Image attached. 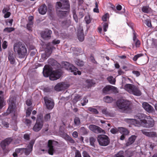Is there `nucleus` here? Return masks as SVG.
Masks as SVG:
<instances>
[{
  "instance_id": "obj_49",
  "label": "nucleus",
  "mask_w": 157,
  "mask_h": 157,
  "mask_svg": "<svg viewBox=\"0 0 157 157\" xmlns=\"http://www.w3.org/2000/svg\"><path fill=\"white\" fill-rule=\"evenodd\" d=\"M73 17L75 20V21L77 23L78 22V18L76 12L75 11H73Z\"/></svg>"
},
{
  "instance_id": "obj_37",
  "label": "nucleus",
  "mask_w": 157,
  "mask_h": 157,
  "mask_svg": "<svg viewBox=\"0 0 157 157\" xmlns=\"http://www.w3.org/2000/svg\"><path fill=\"white\" fill-rule=\"evenodd\" d=\"M62 86L59 83H58L55 87V89L57 91H60L62 90Z\"/></svg>"
},
{
  "instance_id": "obj_11",
  "label": "nucleus",
  "mask_w": 157,
  "mask_h": 157,
  "mask_svg": "<svg viewBox=\"0 0 157 157\" xmlns=\"http://www.w3.org/2000/svg\"><path fill=\"white\" fill-rule=\"evenodd\" d=\"M52 68L48 65H46L44 68L43 74L45 77L50 76L52 72Z\"/></svg>"
},
{
  "instance_id": "obj_58",
  "label": "nucleus",
  "mask_w": 157,
  "mask_h": 157,
  "mask_svg": "<svg viewBox=\"0 0 157 157\" xmlns=\"http://www.w3.org/2000/svg\"><path fill=\"white\" fill-rule=\"evenodd\" d=\"M24 139L27 140H29L30 139V135L29 134H25L24 135Z\"/></svg>"
},
{
  "instance_id": "obj_27",
  "label": "nucleus",
  "mask_w": 157,
  "mask_h": 157,
  "mask_svg": "<svg viewBox=\"0 0 157 157\" xmlns=\"http://www.w3.org/2000/svg\"><path fill=\"white\" fill-rule=\"evenodd\" d=\"M52 51V49L51 47H48L45 50V53L44 54H42V56L43 57V56L46 55H47L49 56L51 54Z\"/></svg>"
},
{
  "instance_id": "obj_26",
  "label": "nucleus",
  "mask_w": 157,
  "mask_h": 157,
  "mask_svg": "<svg viewBox=\"0 0 157 157\" xmlns=\"http://www.w3.org/2000/svg\"><path fill=\"white\" fill-rule=\"evenodd\" d=\"M16 97L14 96H11L9 99V105H16Z\"/></svg>"
},
{
  "instance_id": "obj_39",
  "label": "nucleus",
  "mask_w": 157,
  "mask_h": 157,
  "mask_svg": "<svg viewBox=\"0 0 157 157\" xmlns=\"http://www.w3.org/2000/svg\"><path fill=\"white\" fill-rule=\"evenodd\" d=\"M15 152L19 154L20 155L24 153V148H17L15 149Z\"/></svg>"
},
{
  "instance_id": "obj_63",
  "label": "nucleus",
  "mask_w": 157,
  "mask_h": 157,
  "mask_svg": "<svg viewBox=\"0 0 157 157\" xmlns=\"http://www.w3.org/2000/svg\"><path fill=\"white\" fill-rule=\"evenodd\" d=\"M11 13L10 12H7L5 13L4 17L5 18L9 17Z\"/></svg>"
},
{
  "instance_id": "obj_51",
  "label": "nucleus",
  "mask_w": 157,
  "mask_h": 157,
  "mask_svg": "<svg viewBox=\"0 0 157 157\" xmlns=\"http://www.w3.org/2000/svg\"><path fill=\"white\" fill-rule=\"evenodd\" d=\"M25 123L27 126H29L32 124V121L30 120L26 119Z\"/></svg>"
},
{
  "instance_id": "obj_45",
  "label": "nucleus",
  "mask_w": 157,
  "mask_h": 157,
  "mask_svg": "<svg viewBox=\"0 0 157 157\" xmlns=\"http://www.w3.org/2000/svg\"><path fill=\"white\" fill-rule=\"evenodd\" d=\"M51 116L50 113L46 114L44 116V121L45 122L49 121L50 120Z\"/></svg>"
},
{
  "instance_id": "obj_40",
  "label": "nucleus",
  "mask_w": 157,
  "mask_h": 157,
  "mask_svg": "<svg viewBox=\"0 0 157 157\" xmlns=\"http://www.w3.org/2000/svg\"><path fill=\"white\" fill-rule=\"evenodd\" d=\"M4 100L3 97L0 96V109H2L4 105Z\"/></svg>"
},
{
  "instance_id": "obj_14",
  "label": "nucleus",
  "mask_w": 157,
  "mask_h": 157,
  "mask_svg": "<svg viewBox=\"0 0 157 157\" xmlns=\"http://www.w3.org/2000/svg\"><path fill=\"white\" fill-rule=\"evenodd\" d=\"M61 75V73L59 71H53L52 74L50 76V79L51 80H56L59 78Z\"/></svg>"
},
{
  "instance_id": "obj_7",
  "label": "nucleus",
  "mask_w": 157,
  "mask_h": 157,
  "mask_svg": "<svg viewBox=\"0 0 157 157\" xmlns=\"http://www.w3.org/2000/svg\"><path fill=\"white\" fill-rule=\"evenodd\" d=\"M90 130L95 133H102L105 134V131L102 129L101 128L94 124L90 125L89 126Z\"/></svg>"
},
{
  "instance_id": "obj_10",
  "label": "nucleus",
  "mask_w": 157,
  "mask_h": 157,
  "mask_svg": "<svg viewBox=\"0 0 157 157\" xmlns=\"http://www.w3.org/2000/svg\"><path fill=\"white\" fill-rule=\"evenodd\" d=\"M55 143L58 144L57 141L53 140H48V153L49 154L51 155H52L53 154L54 152L55 151V149L53 146V145Z\"/></svg>"
},
{
  "instance_id": "obj_28",
  "label": "nucleus",
  "mask_w": 157,
  "mask_h": 157,
  "mask_svg": "<svg viewBox=\"0 0 157 157\" xmlns=\"http://www.w3.org/2000/svg\"><path fill=\"white\" fill-rule=\"evenodd\" d=\"M96 141V139L93 137H91L89 138V141L90 145L93 147H95V146L94 144Z\"/></svg>"
},
{
  "instance_id": "obj_59",
  "label": "nucleus",
  "mask_w": 157,
  "mask_h": 157,
  "mask_svg": "<svg viewBox=\"0 0 157 157\" xmlns=\"http://www.w3.org/2000/svg\"><path fill=\"white\" fill-rule=\"evenodd\" d=\"M83 102L82 103V106H84L88 102V100L86 98H84L83 99Z\"/></svg>"
},
{
  "instance_id": "obj_52",
  "label": "nucleus",
  "mask_w": 157,
  "mask_h": 157,
  "mask_svg": "<svg viewBox=\"0 0 157 157\" xmlns=\"http://www.w3.org/2000/svg\"><path fill=\"white\" fill-rule=\"evenodd\" d=\"M110 131L113 134H115L118 132L119 130L118 129H117L116 128H113L110 130Z\"/></svg>"
},
{
  "instance_id": "obj_29",
  "label": "nucleus",
  "mask_w": 157,
  "mask_h": 157,
  "mask_svg": "<svg viewBox=\"0 0 157 157\" xmlns=\"http://www.w3.org/2000/svg\"><path fill=\"white\" fill-rule=\"evenodd\" d=\"M151 9L148 6H143L142 8V11L145 13H148L151 11Z\"/></svg>"
},
{
  "instance_id": "obj_57",
  "label": "nucleus",
  "mask_w": 157,
  "mask_h": 157,
  "mask_svg": "<svg viewBox=\"0 0 157 157\" xmlns=\"http://www.w3.org/2000/svg\"><path fill=\"white\" fill-rule=\"evenodd\" d=\"M135 44V45L136 47H139L140 45V42L138 39H136V40L134 41Z\"/></svg>"
},
{
  "instance_id": "obj_4",
  "label": "nucleus",
  "mask_w": 157,
  "mask_h": 157,
  "mask_svg": "<svg viewBox=\"0 0 157 157\" xmlns=\"http://www.w3.org/2000/svg\"><path fill=\"white\" fill-rule=\"evenodd\" d=\"M44 124L43 117L42 114H40L37 115L36 122L33 129L36 132H38L42 128Z\"/></svg>"
},
{
  "instance_id": "obj_42",
  "label": "nucleus",
  "mask_w": 157,
  "mask_h": 157,
  "mask_svg": "<svg viewBox=\"0 0 157 157\" xmlns=\"http://www.w3.org/2000/svg\"><path fill=\"white\" fill-rule=\"evenodd\" d=\"M75 63L76 64L79 66H82L84 65V62L79 59L75 60Z\"/></svg>"
},
{
  "instance_id": "obj_56",
  "label": "nucleus",
  "mask_w": 157,
  "mask_h": 157,
  "mask_svg": "<svg viewBox=\"0 0 157 157\" xmlns=\"http://www.w3.org/2000/svg\"><path fill=\"white\" fill-rule=\"evenodd\" d=\"M83 157H91L89 154L86 151H83L82 153Z\"/></svg>"
},
{
  "instance_id": "obj_24",
  "label": "nucleus",
  "mask_w": 157,
  "mask_h": 157,
  "mask_svg": "<svg viewBox=\"0 0 157 157\" xmlns=\"http://www.w3.org/2000/svg\"><path fill=\"white\" fill-rule=\"evenodd\" d=\"M131 94H133L136 96H139L141 95L142 93L139 88L135 86L134 89L133 90Z\"/></svg>"
},
{
  "instance_id": "obj_43",
  "label": "nucleus",
  "mask_w": 157,
  "mask_h": 157,
  "mask_svg": "<svg viewBox=\"0 0 157 157\" xmlns=\"http://www.w3.org/2000/svg\"><path fill=\"white\" fill-rule=\"evenodd\" d=\"M48 63L52 66H54L56 64L57 62L53 59H50L48 60Z\"/></svg>"
},
{
  "instance_id": "obj_22",
  "label": "nucleus",
  "mask_w": 157,
  "mask_h": 157,
  "mask_svg": "<svg viewBox=\"0 0 157 157\" xmlns=\"http://www.w3.org/2000/svg\"><path fill=\"white\" fill-rule=\"evenodd\" d=\"M135 86L134 85L130 84H127L124 86V89L127 91L128 93L131 94Z\"/></svg>"
},
{
  "instance_id": "obj_50",
  "label": "nucleus",
  "mask_w": 157,
  "mask_h": 157,
  "mask_svg": "<svg viewBox=\"0 0 157 157\" xmlns=\"http://www.w3.org/2000/svg\"><path fill=\"white\" fill-rule=\"evenodd\" d=\"M15 29L13 28H6L4 29V31L8 33H10L14 31Z\"/></svg>"
},
{
  "instance_id": "obj_8",
  "label": "nucleus",
  "mask_w": 157,
  "mask_h": 157,
  "mask_svg": "<svg viewBox=\"0 0 157 157\" xmlns=\"http://www.w3.org/2000/svg\"><path fill=\"white\" fill-rule=\"evenodd\" d=\"M44 100L47 109H52L54 105V103L53 100L47 97H44Z\"/></svg>"
},
{
  "instance_id": "obj_16",
  "label": "nucleus",
  "mask_w": 157,
  "mask_h": 157,
  "mask_svg": "<svg viewBox=\"0 0 157 157\" xmlns=\"http://www.w3.org/2000/svg\"><path fill=\"white\" fill-rule=\"evenodd\" d=\"M144 109L149 113H152L154 111V108L151 105L146 102H144L142 104Z\"/></svg>"
},
{
  "instance_id": "obj_35",
  "label": "nucleus",
  "mask_w": 157,
  "mask_h": 157,
  "mask_svg": "<svg viewBox=\"0 0 157 157\" xmlns=\"http://www.w3.org/2000/svg\"><path fill=\"white\" fill-rule=\"evenodd\" d=\"M74 123L75 126H79L81 124L80 118L78 117H76L74 119Z\"/></svg>"
},
{
  "instance_id": "obj_3",
  "label": "nucleus",
  "mask_w": 157,
  "mask_h": 157,
  "mask_svg": "<svg viewBox=\"0 0 157 157\" xmlns=\"http://www.w3.org/2000/svg\"><path fill=\"white\" fill-rule=\"evenodd\" d=\"M116 105L120 111L123 113H128L131 111V102L127 100L119 99L116 102Z\"/></svg>"
},
{
  "instance_id": "obj_9",
  "label": "nucleus",
  "mask_w": 157,
  "mask_h": 157,
  "mask_svg": "<svg viewBox=\"0 0 157 157\" xmlns=\"http://www.w3.org/2000/svg\"><path fill=\"white\" fill-rule=\"evenodd\" d=\"M35 142V140H31L29 142V144L27 146V147L24 148V153L25 155H28L32 151L33 147Z\"/></svg>"
},
{
  "instance_id": "obj_41",
  "label": "nucleus",
  "mask_w": 157,
  "mask_h": 157,
  "mask_svg": "<svg viewBox=\"0 0 157 157\" xmlns=\"http://www.w3.org/2000/svg\"><path fill=\"white\" fill-rule=\"evenodd\" d=\"M84 20L87 24H89L91 22V21L90 16L89 15L86 16L85 17Z\"/></svg>"
},
{
  "instance_id": "obj_64",
  "label": "nucleus",
  "mask_w": 157,
  "mask_h": 157,
  "mask_svg": "<svg viewBox=\"0 0 157 157\" xmlns=\"http://www.w3.org/2000/svg\"><path fill=\"white\" fill-rule=\"evenodd\" d=\"M102 112L103 114L105 115H108L109 114L108 112L107 111L106 109H104L102 110Z\"/></svg>"
},
{
  "instance_id": "obj_2",
  "label": "nucleus",
  "mask_w": 157,
  "mask_h": 157,
  "mask_svg": "<svg viewBox=\"0 0 157 157\" xmlns=\"http://www.w3.org/2000/svg\"><path fill=\"white\" fill-rule=\"evenodd\" d=\"M13 49L20 58H24L27 55L26 48L22 42H19L15 43L13 45Z\"/></svg>"
},
{
  "instance_id": "obj_34",
  "label": "nucleus",
  "mask_w": 157,
  "mask_h": 157,
  "mask_svg": "<svg viewBox=\"0 0 157 157\" xmlns=\"http://www.w3.org/2000/svg\"><path fill=\"white\" fill-rule=\"evenodd\" d=\"M108 81L109 82L112 84H115V79L113 78V77L110 76L108 77L107 78Z\"/></svg>"
},
{
  "instance_id": "obj_54",
  "label": "nucleus",
  "mask_w": 157,
  "mask_h": 157,
  "mask_svg": "<svg viewBox=\"0 0 157 157\" xmlns=\"http://www.w3.org/2000/svg\"><path fill=\"white\" fill-rule=\"evenodd\" d=\"M108 27V24L107 23L105 22L103 24V29L104 32L107 31Z\"/></svg>"
},
{
  "instance_id": "obj_21",
  "label": "nucleus",
  "mask_w": 157,
  "mask_h": 157,
  "mask_svg": "<svg viewBox=\"0 0 157 157\" xmlns=\"http://www.w3.org/2000/svg\"><path fill=\"white\" fill-rule=\"evenodd\" d=\"M39 13L42 15L45 14L47 11V7L45 4L40 6L38 9Z\"/></svg>"
},
{
  "instance_id": "obj_23",
  "label": "nucleus",
  "mask_w": 157,
  "mask_h": 157,
  "mask_svg": "<svg viewBox=\"0 0 157 157\" xmlns=\"http://www.w3.org/2000/svg\"><path fill=\"white\" fill-rule=\"evenodd\" d=\"M137 136L135 135H132L130 137L128 142L126 143V145L127 146L132 144L135 141L136 138Z\"/></svg>"
},
{
  "instance_id": "obj_18",
  "label": "nucleus",
  "mask_w": 157,
  "mask_h": 157,
  "mask_svg": "<svg viewBox=\"0 0 157 157\" xmlns=\"http://www.w3.org/2000/svg\"><path fill=\"white\" fill-rule=\"evenodd\" d=\"M52 33L50 30L46 29L45 31H42L41 33V36L44 39H50L51 37V34Z\"/></svg>"
},
{
  "instance_id": "obj_5",
  "label": "nucleus",
  "mask_w": 157,
  "mask_h": 157,
  "mask_svg": "<svg viewBox=\"0 0 157 157\" xmlns=\"http://www.w3.org/2000/svg\"><path fill=\"white\" fill-rule=\"evenodd\" d=\"M97 139L99 144L101 146H106L108 145L110 142L109 137L104 134L98 135Z\"/></svg>"
},
{
  "instance_id": "obj_17",
  "label": "nucleus",
  "mask_w": 157,
  "mask_h": 157,
  "mask_svg": "<svg viewBox=\"0 0 157 157\" xmlns=\"http://www.w3.org/2000/svg\"><path fill=\"white\" fill-rule=\"evenodd\" d=\"M117 88L115 86L111 85H107L105 87L102 89L103 93L105 94L110 93V90L114 91Z\"/></svg>"
},
{
  "instance_id": "obj_53",
  "label": "nucleus",
  "mask_w": 157,
  "mask_h": 157,
  "mask_svg": "<svg viewBox=\"0 0 157 157\" xmlns=\"http://www.w3.org/2000/svg\"><path fill=\"white\" fill-rule=\"evenodd\" d=\"M75 157H82L79 151L76 150L75 151Z\"/></svg>"
},
{
  "instance_id": "obj_13",
  "label": "nucleus",
  "mask_w": 157,
  "mask_h": 157,
  "mask_svg": "<svg viewBox=\"0 0 157 157\" xmlns=\"http://www.w3.org/2000/svg\"><path fill=\"white\" fill-rule=\"evenodd\" d=\"M77 36L78 39L80 41H82L84 39L83 28L80 25L78 28Z\"/></svg>"
},
{
  "instance_id": "obj_30",
  "label": "nucleus",
  "mask_w": 157,
  "mask_h": 157,
  "mask_svg": "<svg viewBox=\"0 0 157 157\" xmlns=\"http://www.w3.org/2000/svg\"><path fill=\"white\" fill-rule=\"evenodd\" d=\"M113 98L112 97L109 96H106L103 98V100L106 102L110 103L112 102L113 101Z\"/></svg>"
},
{
  "instance_id": "obj_46",
  "label": "nucleus",
  "mask_w": 157,
  "mask_h": 157,
  "mask_svg": "<svg viewBox=\"0 0 157 157\" xmlns=\"http://www.w3.org/2000/svg\"><path fill=\"white\" fill-rule=\"evenodd\" d=\"M109 18V14L108 13H106L103 15L102 17V20L103 21H106L107 19Z\"/></svg>"
},
{
  "instance_id": "obj_15",
  "label": "nucleus",
  "mask_w": 157,
  "mask_h": 157,
  "mask_svg": "<svg viewBox=\"0 0 157 157\" xmlns=\"http://www.w3.org/2000/svg\"><path fill=\"white\" fill-rule=\"evenodd\" d=\"M12 140L11 138H8L2 141L0 144V145L3 150L5 149L6 146L10 144Z\"/></svg>"
},
{
  "instance_id": "obj_33",
  "label": "nucleus",
  "mask_w": 157,
  "mask_h": 157,
  "mask_svg": "<svg viewBox=\"0 0 157 157\" xmlns=\"http://www.w3.org/2000/svg\"><path fill=\"white\" fill-rule=\"evenodd\" d=\"M33 109V108L32 107H29L26 109L25 116L26 117H29L30 116Z\"/></svg>"
},
{
  "instance_id": "obj_32",
  "label": "nucleus",
  "mask_w": 157,
  "mask_h": 157,
  "mask_svg": "<svg viewBox=\"0 0 157 157\" xmlns=\"http://www.w3.org/2000/svg\"><path fill=\"white\" fill-rule=\"evenodd\" d=\"M88 110L91 113L94 114H97L99 113L98 111L96 109L93 108L92 107H88Z\"/></svg>"
},
{
  "instance_id": "obj_19",
  "label": "nucleus",
  "mask_w": 157,
  "mask_h": 157,
  "mask_svg": "<svg viewBox=\"0 0 157 157\" xmlns=\"http://www.w3.org/2000/svg\"><path fill=\"white\" fill-rule=\"evenodd\" d=\"M141 132L143 134L151 138H155L157 137V133L155 132H147L144 130H141Z\"/></svg>"
},
{
  "instance_id": "obj_20",
  "label": "nucleus",
  "mask_w": 157,
  "mask_h": 157,
  "mask_svg": "<svg viewBox=\"0 0 157 157\" xmlns=\"http://www.w3.org/2000/svg\"><path fill=\"white\" fill-rule=\"evenodd\" d=\"M8 58L10 64H13L15 62V56L12 52H9L8 54Z\"/></svg>"
},
{
  "instance_id": "obj_44",
  "label": "nucleus",
  "mask_w": 157,
  "mask_h": 157,
  "mask_svg": "<svg viewBox=\"0 0 157 157\" xmlns=\"http://www.w3.org/2000/svg\"><path fill=\"white\" fill-rule=\"evenodd\" d=\"M115 157H124V151H119L117 154L115 155Z\"/></svg>"
},
{
  "instance_id": "obj_12",
  "label": "nucleus",
  "mask_w": 157,
  "mask_h": 157,
  "mask_svg": "<svg viewBox=\"0 0 157 157\" xmlns=\"http://www.w3.org/2000/svg\"><path fill=\"white\" fill-rule=\"evenodd\" d=\"M17 113V107L16 105H9V106L6 110V115H7L10 114H13L15 116Z\"/></svg>"
},
{
  "instance_id": "obj_38",
  "label": "nucleus",
  "mask_w": 157,
  "mask_h": 157,
  "mask_svg": "<svg viewBox=\"0 0 157 157\" xmlns=\"http://www.w3.org/2000/svg\"><path fill=\"white\" fill-rule=\"evenodd\" d=\"M80 130L83 135H86L88 133V131L84 127H81L80 128Z\"/></svg>"
},
{
  "instance_id": "obj_25",
  "label": "nucleus",
  "mask_w": 157,
  "mask_h": 157,
  "mask_svg": "<svg viewBox=\"0 0 157 157\" xmlns=\"http://www.w3.org/2000/svg\"><path fill=\"white\" fill-rule=\"evenodd\" d=\"M119 132L122 134L127 135L129 132L126 128L123 127H119L118 128Z\"/></svg>"
},
{
  "instance_id": "obj_6",
  "label": "nucleus",
  "mask_w": 157,
  "mask_h": 157,
  "mask_svg": "<svg viewBox=\"0 0 157 157\" xmlns=\"http://www.w3.org/2000/svg\"><path fill=\"white\" fill-rule=\"evenodd\" d=\"M64 67L67 70L73 73V74L75 75H80L81 74V72L80 71H78L77 68L72 64L67 62H65L64 63Z\"/></svg>"
},
{
  "instance_id": "obj_31",
  "label": "nucleus",
  "mask_w": 157,
  "mask_h": 157,
  "mask_svg": "<svg viewBox=\"0 0 157 157\" xmlns=\"http://www.w3.org/2000/svg\"><path fill=\"white\" fill-rule=\"evenodd\" d=\"M71 24V22L70 20H66L63 21L62 22V25L67 27H68Z\"/></svg>"
},
{
  "instance_id": "obj_48",
  "label": "nucleus",
  "mask_w": 157,
  "mask_h": 157,
  "mask_svg": "<svg viewBox=\"0 0 157 157\" xmlns=\"http://www.w3.org/2000/svg\"><path fill=\"white\" fill-rule=\"evenodd\" d=\"M81 96L79 94L75 95L73 99V101L74 102H77L79 100Z\"/></svg>"
},
{
  "instance_id": "obj_62",
  "label": "nucleus",
  "mask_w": 157,
  "mask_h": 157,
  "mask_svg": "<svg viewBox=\"0 0 157 157\" xmlns=\"http://www.w3.org/2000/svg\"><path fill=\"white\" fill-rule=\"evenodd\" d=\"M32 103V101L30 99H28L26 101V104L28 106L31 105Z\"/></svg>"
},
{
  "instance_id": "obj_55",
  "label": "nucleus",
  "mask_w": 157,
  "mask_h": 157,
  "mask_svg": "<svg viewBox=\"0 0 157 157\" xmlns=\"http://www.w3.org/2000/svg\"><path fill=\"white\" fill-rule=\"evenodd\" d=\"M7 42L6 41H4L2 44V48L5 49L7 48Z\"/></svg>"
},
{
  "instance_id": "obj_60",
  "label": "nucleus",
  "mask_w": 157,
  "mask_h": 157,
  "mask_svg": "<svg viewBox=\"0 0 157 157\" xmlns=\"http://www.w3.org/2000/svg\"><path fill=\"white\" fill-rule=\"evenodd\" d=\"M132 73L135 75L136 77L139 76L140 74V72L137 71H132Z\"/></svg>"
},
{
  "instance_id": "obj_61",
  "label": "nucleus",
  "mask_w": 157,
  "mask_h": 157,
  "mask_svg": "<svg viewBox=\"0 0 157 157\" xmlns=\"http://www.w3.org/2000/svg\"><path fill=\"white\" fill-rule=\"evenodd\" d=\"M90 58L91 60V61L94 63L97 64V62L95 60L94 57L92 55H91L90 56Z\"/></svg>"
},
{
  "instance_id": "obj_36",
  "label": "nucleus",
  "mask_w": 157,
  "mask_h": 157,
  "mask_svg": "<svg viewBox=\"0 0 157 157\" xmlns=\"http://www.w3.org/2000/svg\"><path fill=\"white\" fill-rule=\"evenodd\" d=\"M33 25V22H28V23L27 24L26 28L29 31H32Z\"/></svg>"
},
{
  "instance_id": "obj_1",
  "label": "nucleus",
  "mask_w": 157,
  "mask_h": 157,
  "mask_svg": "<svg viewBox=\"0 0 157 157\" xmlns=\"http://www.w3.org/2000/svg\"><path fill=\"white\" fill-rule=\"evenodd\" d=\"M139 121L136 119L127 118L125 121L136 126H141L146 128H151L153 127L155 124L154 120L150 116L142 113L138 114L136 116Z\"/></svg>"
},
{
  "instance_id": "obj_47",
  "label": "nucleus",
  "mask_w": 157,
  "mask_h": 157,
  "mask_svg": "<svg viewBox=\"0 0 157 157\" xmlns=\"http://www.w3.org/2000/svg\"><path fill=\"white\" fill-rule=\"evenodd\" d=\"M143 54L142 53L137 54L134 56L133 58V60L134 61H136L139 58L143 56Z\"/></svg>"
}]
</instances>
